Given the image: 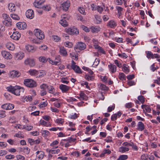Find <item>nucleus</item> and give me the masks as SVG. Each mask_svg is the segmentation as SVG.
I'll return each instance as SVG.
<instances>
[{
    "label": "nucleus",
    "instance_id": "obj_45",
    "mask_svg": "<svg viewBox=\"0 0 160 160\" xmlns=\"http://www.w3.org/2000/svg\"><path fill=\"white\" fill-rule=\"evenodd\" d=\"M39 61L43 63H45L46 62H47L48 60H46V58L45 57H40L39 58Z\"/></svg>",
    "mask_w": 160,
    "mask_h": 160
},
{
    "label": "nucleus",
    "instance_id": "obj_57",
    "mask_svg": "<svg viewBox=\"0 0 160 160\" xmlns=\"http://www.w3.org/2000/svg\"><path fill=\"white\" fill-rule=\"evenodd\" d=\"M115 107V106L114 104L112 107H109L108 109V112H111L112 110H113L114 109Z\"/></svg>",
    "mask_w": 160,
    "mask_h": 160
},
{
    "label": "nucleus",
    "instance_id": "obj_30",
    "mask_svg": "<svg viewBox=\"0 0 160 160\" xmlns=\"http://www.w3.org/2000/svg\"><path fill=\"white\" fill-rule=\"evenodd\" d=\"M75 72L76 73H82V72L81 71V70L80 68V67L77 65V66H76L74 68V69H73Z\"/></svg>",
    "mask_w": 160,
    "mask_h": 160
},
{
    "label": "nucleus",
    "instance_id": "obj_13",
    "mask_svg": "<svg viewBox=\"0 0 160 160\" xmlns=\"http://www.w3.org/2000/svg\"><path fill=\"white\" fill-rule=\"evenodd\" d=\"M10 37L14 40H18L21 37V34L18 32H14Z\"/></svg>",
    "mask_w": 160,
    "mask_h": 160
},
{
    "label": "nucleus",
    "instance_id": "obj_17",
    "mask_svg": "<svg viewBox=\"0 0 160 160\" xmlns=\"http://www.w3.org/2000/svg\"><path fill=\"white\" fill-rule=\"evenodd\" d=\"M8 8L9 11L11 12H15L16 10V7L13 3H12L8 4Z\"/></svg>",
    "mask_w": 160,
    "mask_h": 160
},
{
    "label": "nucleus",
    "instance_id": "obj_15",
    "mask_svg": "<svg viewBox=\"0 0 160 160\" xmlns=\"http://www.w3.org/2000/svg\"><path fill=\"white\" fill-rule=\"evenodd\" d=\"M70 87L62 84L59 86V88L63 92H67L70 88Z\"/></svg>",
    "mask_w": 160,
    "mask_h": 160
},
{
    "label": "nucleus",
    "instance_id": "obj_44",
    "mask_svg": "<svg viewBox=\"0 0 160 160\" xmlns=\"http://www.w3.org/2000/svg\"><path fill=\"white\" fill-rule=\"evenodd\" d=\"M2 17L4 20H11V18L7 14L4 13L2 14Z\"/></svg>",
    "mask_w": 160,
    "mask_h": 160
},
{
    "label": "nucleus",
    "instance_id": "obj_25",
    "mask_svg": "<svg viewBox=\"0 0 160 160\" xmlns=\"http://www.w3.org/2000/svg\"><path fill=\"white\" fill-rule=\"evenodd\" d=\"M129 150V149L128 148L123 146L120 147L119 148V151L122 153L128 151Z\"/></svg>",
    "mask_w": 160,
    "mask_h": 160
},
{
    "label": "nucleus",
    "instance_id": "obj_39",
    "mask_svg": "<svg viewBox=\"0 0 160 160\" xmlns=\"http://www.w3.org/2000/svg\"><path fill=\"white\" fill-rule=\"evenodd\" d=\"M64 45L66 47H68V48H71L73 46L72 43L71 42H65L64 43Z\"/></svg>",
    "mask_w": 160,
    "mask_h": 160
},
{
    "label": "nucleus",
    "instance_id": "obj_52",
    "mask_svg": "<svg viewBox=\"0 0 160 160\" xmlns=\"http://www.w3.org/2000/svg\"><path fill=\"white\" fill-rule=\"evenodd\" d=\"M6 117L5 111H2L0 112V118H4Z\"/></svg>",
    "mask_w": 160,
    "mask_h": 160
},
{
    "label": "nucleus",
    "instance_id": "obj_42",
    "mask_svg": "<svg viewBox=\"0 0 160 160\" xmlns=\"http://www.w3.org/2000/svg\"><path fill=\"white\" fill-rule=\"evenodd\" d=\"M47 60H48V61L49 62V63L52 64V65H58V64L59 63V62L58 61H55L52 60L50 58H48Z\"/></svg>",
    "mask_w": 160,
    "mask_h": 160
},
{
    "label": "nucleus",
    "instance_id": "obj_36",
    "mask_svg": "<svg viewBox=\"0 0 160 160\" xmlns=\"http://www.w3.org/2000/svg\"><path fill=\"white\" fill-rule=\"evenodd\" d=\"M42 135H44L43 136L46 137L48 136L50 134L49 131L47 130H42Z\"/></svg>",
    "mask_w": 160,
    "mask_h": 160
},
{
    "label": "nucleus",
    "instance_id": "obj_19",
    "mask_svg": "<svg viewBox=\"0 0 160 160\" xmlns=\"http://www.w3.org/2000/svg\"><path fill=\"white\" fill-rule=\"evenodd\" d=\"M6 46V48L10 50H13L15 48L14 45L11 43H7Z\"/></svg>",
    "mask_w": 160,
    "mask_h": 160
},
{
    "label": "nucleus",
    "instance_id": "obj_49",
    "mask_svg": "<svg viewBox=\"0 0 160 160\" xmlns=\"http://www.w3.org/2000/svg\"><path fill=\"white\" fill-rule=\"evenodd\" d=\"M44 152L42 151H41L40 153L39 154L38 156V158L40 159H42L44 158Z\"/></svg>",
    "mask_w": 160,
    "mask_h": 160
},
{
    "label": "nucleus",
    "instance_id": "obj_22",
    "mask_svg": "<svg viewBox=\"0 0 160 160\" xmlns=\"http://www.w3.org/2000/svg\"><path fill=\"white\" fill-rule=\"evenodd\" d=\"M68 32L71 34H77L78 33V31L77 29L69 28L68 29Z\"/></svg>",
    "mask_w": 160,
    "mask_h": 160
},
{
    "label": "nucleus",
    "instance_id": "obj_34",
    "mask_svg": "<svg viewBox=\"0 0 160 160\" xmlns=\"http://www.w3.org/2000/svg\"><path fill=\"white\" fill-rule=\"evenodd\" d=\"M52 39L54 41L58 42H59L61 38L58 36L53 35L52 36Z\"/></svg>",
    "mask_w": 160,
    "mask_h": 160
},
{
    "label": "nucleus",
    "instance_id": "obj_12",
    "mask_svg": "<svg viewBox=\"0 0 160 160\" xmlns=\"http://www.w3.org/2000/svg\"><path fill=\"white\" fill-rule=\"evenodd\" d=\"M10 74L11 78L18 77L21 75V73L18 71L12 70L10 72Z\"/></svg>",
    "mask_w": 160,
    "mask_h": 160
},
{
    "label": "nucleus",
    "instance_id": "obj_56",
    "mask_svg": "<svg viewBox=\"0 0 160 160\" xmlns=\"http://www.w3.org/2000/svg\"><path fill=\"white\" fill-rule=\"evenodd\" d=\"M15 158V156L13 155H12L11 154L7 155L6 156L5 158L8 159H14Z\"/></svg>",
    "mask_w": 160,
    "mask_h": 160
},
{
    "label": "nucleus",
    "instance_id": "obj_20",
    "mask_svg": "<svg viewBox=\"0 0 160 160\" xmlns=\"http://www.w3.org/2000/svg\"><path fill=\"white\" fill-rule=\"evenodd\" d=\"M2 22L4 25L7 27H10L12 25V20H3L2 21Z\"/></svg>",
    "mask_w": 160,
    "mask_h": 160
},
{
    "label": "nucleus",
    "instance_id": "obj_38",
    "mask_svg": "<svg viewBox=\"0 0 160 160\" xmlns=\"http://www.w3.org/2000/svg\"><path fill=\"white\" fill-rule=\"evenodd\" d=\"M76 140V139L75 138H73L71 137L68 138L67 139H64L63 140L66 141H68L70 143L71 142H74Z\"/></svg>",
    "mask_w": 160,
    "mask_h": 160
},
{
    "label": "nucleus",
    "instance_id": "obj_33",
    "mask_svg": "<svg viewBox=\"0 0 160 160\" xmlns=\"http://www.w3.org/2000/svg\"><path fill=\"white\" fill-rule=\"evenodd\" d=\"M14 108V105L11 103H6V110H10L13 109Z\"/></svg>",
    "mask_w": 160,
    "mask_h": 160
},
{
    "label": "nucleus",
    "instance_id": "obj_23",
    "mask_svg": "<svg viewBox=\"0 0 160 160\" xmlns=\"http://www.w3.org/2000/svg\"><path fill=\"white\" fill-rule=\"evenodd\" d=\"M38 77L41 78L44 76L46 73V72L44 70L38 71Z\"/></svg>",
    "mask_w": 160,
    "mask_h": 160
},
{
    "label": "nucleus",
    "instance_id": "obj_51",
    "mask_svg": "<svg viewBox=\"0 0 160 160\" xmlns=\"http://www.w3.org/2000/svg\"><path fill=\"white\" fill-rule=\"evenodd\" d=\"M18 160H25V158L24 156L21 155H18L16 156Z\"/></svg>",
    "mask_w": 160,
    "mask_h": 160
},
{
    "label": "nucleus",
    "instance_id": "obj_24",
    "mask_svg": "<svg viewBox=\"0 0 160 160\" xmlns=\"http://www.w3.org/2000/svg\"><path fill=\"white\" fill-rule=\"evenodd\" d=\"M95 18L96 19L95 21V23L97 24H99L102 22V19L101 18V17L97 15H95L94 16Z\"/></svg>",
    "mask_w": 160,
    "mask_h": 160
},
{
    "label": "nucleus",
    "instance_id": "obj_29",
    "mask_svg": "<svg viewBox=\"0 0 160 160\" xmlns=\"http://www.w3.org/2000/svg\"><path fill=\"white\" fill-rule=\"evenodd\" d=\"M108 25L111 28L115 27L117 26L114 21L113 20L110 21L108 23Z\"/></svg>",
    "mask_w": 160,
    "mask_h": 160
},
{
    "label": "nucleus",
    "instance_id": "obj_54",
    "mask_svg": "<svg viewBox=\"0 0 160 160\" xmlns=\"http://www.w3.org/2000/svg\"><path fill=\"white\" fill-rule=\"evenodd\" d=\"M99 59L98 58H96L93 64V65H94L95 67H96L99 64Z\"/></svg>",
    "mask_w": 160,
    "mask_h": 160
},
{
    "label": "nucleus",
    "instance_id": "obj_5",
    "mask_svg": "<svg viewBox=\"0 0 160 160\" xmlns=\"http://www.w3.org/2000/svg\"><path fill=\"white\" fill-rule=\"evenodd\" d=\"M45 0H35L33 2L34 6L37 8H41L43 7V3Z\"/></svg>",
    "mask_w": 160,
    "mask_h": 160
},
{
    "label": "nucleus",
    "instance_id": "obj_7",
    "mask_svg": "<svg viewBox=\"0 0 160 160\" xmlns=\"http://www.w3.org/2000/svg\"><path fill=\"white\" fill-rule=\"evenodd\" d=\"M70 3L69 1H67L64 2L61 4V8L62 9L65 11H68L69 8L70 6Z\"/></svg>",
    "mask_w": 160,
    "mask_h": 160
},
{
    "label": "nucleus",
    "instance_id": "obj_50",
    "mask_svg": "<svg viewBox=\"0 0 160 160\" xmlns=\"http://www.w3.org/2000/svg\"><path fill=\"white\" fill-rule=\"evenodd\" d=\"M55 122L57 123L62 124L64 123V121L63 119H62L61 118H58L56 119Z\"/></svg>",
    "mask_w": 160,
    "mask_h": 160
},
{
    "label": "nucleus",
    "instance_id": "obj_10",
    "mask_svg": "<svg viewBox=\"0 0 160 160\" xmlns=\"http://www.w3.org/2000/svg\"><path fill=\"white\" fill-rule=\"evenodd\" d=\"M26 15L27 18L32 19L34 17L33 11L31 9L28 10L26 12Z\"/></svg>",
    "mask_w": 160,
    "mask_h": 160
},
{
    "label": "nucleus",
    "instance_id": "obj_28",
    "mask_svg": "<svg viewBox=\"0 0 160 160\" xmlns=\"http://www.w3.org/2000/svg\"><path fill=\"white\" fill-rule=\"evenodd\" d=\"M125 74L122 72H120L119 73V79L122 81L125 80Z\"/></svg>",
    "mask_w": 160,
    "mask_h": 160
},
{
    "label": "nucleus",
    "instance_id": "obj_55",
    "mask_svg": "<svg viewBox=\"0 0 160 160\" xmlns=\"http://www.w3.org/2000/svg\"><path fill=\"white\" fill-rule=\"evenodd\" d=\"M47 104V102H43L42 103L40 104L39 106L40 108H43L46 107Z\"/></svg>",
    "mask_w": 160,
    "mask_h": 160
},
{
    "label": "nucleus",
    "instance_id": "obj_61",
    "mask_svg": "<svg viewBox=\"0 0 160 160\" xmlns=\"http://www.w3.org/2000/svg\"><path fill=\"white\" fill-rule=\"evenodd\" d=\"M32 128L33 127L32 126H24L23 128H24V129L27 130L28 131H30L32 129Z\"/></svg>",
    "mask_w": 160,
    "mask_h": 160
},
{
    "label": "nucleus",
    "instance_id": "obj_48",
    "mask_svg": "<svg viewBox=\"0 0 160 160\" xmlns=\"http://www.w3.org/2000/svg\"><path fill=\"white\" fill-rule=\"evenodd\" d=\"M26 48L27 51L29 52H31L34 49L33 47L31 45H28L26 47Z\"/></svg>",
    "mask_w": 160,
    "mask_h": 160
},
{
    "label": "nucleus",
    "instance_id": "obj_9",
    "mask_svg": "<svg viewBox=\"0 0 160 160\" xmlns=\"http://www.w3.org/2000/svg\"><path fill=\"white\" fill-rule=\"evenodd\" d=\"M62 17L63 18L59 21V23L63 27H65L68 26V23L66 21V20L67 19V18L65 16V15L63 14L62 16Z\"/></svg>",
    "mask_w": 160,
    "mask_h": 160
},
{
    "label": "nucleus",
    "instance_id": "obj_43",
    "mask_svg": "<svg viewBox=\"0 0 160 160\" xmlns=\"http://www.w3.org/2000/svg\"><path fill=\"white\" fill-rule=\"evenodd\" d=\"M91 30L92 31V32L93 33H97L98 32L100 31L98 28L94 27H92L91 28Z\"/></svg>",
    "mask_w": 160,
    "mask_h": 160
},
{
    "label": "nucleus",
    "instance_id": "obj_27",
    "mask_svg": "<svg viewBox=\"0 0 160 160\" xmlns=\"http://www.w3.org/2000/svg\"><path fill=\"white\" fill-rule=\"evenodd\" d=\"M128 66L127 67V65L126 64H123L122 70L126 74L128 73L129 72V70L128 69Z\"/></svg>",
    "mask_w": 160,
    "mask_h": 160
},
{
    "label": "nucleus",
    "instance_id": "obj_63",
    "mask_svg": "<svg viewBox=\"0 0 160 160\" xmlns=\"http://www.w3.org/2000/svg\"><path fill=\"white\" fill-rule=\"evenodd\" d=\"M115 40L116 42L118 43L122 42V38H115Z\"/></svg>",
    "mask_w": 160,
    "mask_h": 160
},
{
    "label": "nucleus",
    "instance_id": "obj_18",
    "mask_svg": "<svg viewBox=\"0 0 160 160\" xmlns=\"http://www.w3.org/2000/svg\"><path fill=\"white\" fill-rule=\"evenodd\" d=\"M59 52L60 54L63 56H66L68 55L66 50L63 47L60 48Z\"/></svg>",
    "mask_w": 160,
    "mask_h": 160
},
{
    "label": "nucleus",
    "instance_id": "obj_16",
    "mask_svg": "<svg viewBox=\"0 0 160 160\" xmlns=\"http://www.w3.org/2000/svg\"><path fill=\"white\" fill-rule=\"evenodd\" d=\"M38 70L34 69H31L28 71V73L31 76H36L37 78L38 77Z\"/></svg>",
    "mask_w": 160,
    "mask_h": 160
},
{
    "label": "nucleus",
    "instance_id": "obj_11",
    "mask_svg": "<svg viewBox=\"0 0 160 160\" xmlns=\"http://www.w3.org/2000/svg\"><path fill=\"white\" fill-rule=\"evenodd\" d=\"M16 26L20 30H23L26 28L27 25L24 22H19L16 24Z\"/></svg>",
    "mask_w": 160,
    "mask_h": 160
},
{
    "label": "nucleus",
    "instance_id": "obj_21",
    "mask_svg": "<svg viewBox=\"0 0 160 160\" xmlns=\"http://www.w3.org/2000/svg\"><path fill=\"white\" fill-rule=\"evenodd\" d=\"M108 67L111 72L114 73L116 71V66L113 64H110L108 65Z\"/></svg>",
    "mask_w": 160,
    "mask_h": 160
},
{
    "label": "nucleus",
    "instance_id": "obj_32",
    "mask_svg": "<svg viewBox=\"0 0 160 160\" xmlns=\"http://www.w3.org/2000/svg\"><path fill=\"white\" fill-rule=\"evenodd\" d=\"M128 158V156L127 155H122L119 156V158L117 160H125L127 159Z\"/></svg>",
    "mask_w": 160,
    "mask_h": 160
},
{
    "label": "nucleus",
    "instance_id": "obj_2",
    "mask_svg": "<svg viewBox=\"0 0 160 160\" xmlns=\"http://www.w3.org/2000/svg\"><path fill=\"white\" fill-rule=\"evenodd\" d=\"M23 83L26 86L30 88L35 87L37 86L36 82L32 79H25Z\"/></svg>",
    "mask_w": 160,
    "mask_h": 160
},
{
    "label": "nucleus",
    "instance_id": "obj_46",
    "mask_svg": "<svg viewBox=\"0 0 160 160\" xmlns=\"http://www.w3.org/2000/svg\"><path fill=\"white\" fill-rule=\"evenodd\" d=\"M58 143V142L57 140H55L53 142L50 144L51 146H53V148H56L58 147L54 146L55 145H57Z\"/></svg>",
    "mask_w": 160,
    "mask_h": 160
},
{
    "label": "nucleus",
    "instance_id": "obj_47",
    "mask_svg": "<svg viewBox=\"0 0 160 160\" xmlns=\"http://www.w3.org/2000/svg\"><path fill=\"white\" fill-rule=\"evenodd\" d=\"M141 158L142 160H148V157L147 154H144L141 156Z\"/></svg>",
    "mask_w": 160,
    "mask_h": 160
},
{
    "label": "nucleus",
    "instance_id": "obj_4",
    "mask_svg": "<svg viewBox=\"0 0 160 160\" xmlns=\"http://www.w3.org/2000/svg\"><path fill=\"white\" fill-rule=\"evenodd\" d=\"M34 32L36 37L39 39H42L44 38V33L40 29H35Z\"/></svg>",
    "mask_w": 160,
    "mask_h": 160
},
{
    "label": "nucleus",
    "instance_id": "obj_31",
    "mask_svg": "<svg viewBox=\"0 0 160 160\" xmlns=\"http://www.w3.org/2000/svg\"><path fill=\"white\" fill-rule=\"evenodd\" d=\"M147 54V57L148 58H154V55L151 51H148L146 52Z\"/></svg>",
    "mask_w": 160,
    "mask_h": 160
},
{
    "label": "nucleus",
    "instance_id": "obj_53",
    "mask_svg": "<svg viewBox=\"0 0 160 160\" xmlns=\"http://www.w3.org/2000/svg\"><path fill=\"white\" fill-rule=\"evenodd\" d=\"M40 124L45 126H48L49 125V124L47 122L43 120H41L40 121Z\"/></svg>",
    "mask_w": 160,
    "mask_h": 160
},
{
    "label": "nucleus",
    "instance_id": "obj_59",
    "mask_svg": "<svg viewBox=\"0 0 160 160\" xmlns=\"http://www.w3.org/2000/svg\"><path fill=\"white\" fill-rule=\"evenodd\" d=\"M42 8H43L44 10L47 11H49L51 9L50 6L48 5H46V6H44L43 5V7Z\"/></svg>",
    "mask_w": 160,
    "mask_h": 160
},
{
    "label": "nucleus",
    "instance_id": "obj_60",
    "mask_svg": "<svg viewBox=\"0 0 160 160\" xmlns=\"http://www.w3.org/2000/svg\"><path fill=\"white\" fill-rule=\"evenodd\" d=\"M48 86L47 84H43L40 85V88L42 90H45L46 88H47Z\"/></svg>",
    "mask_w": 160,
    "mask_h": 160
},
{
    "label": "nucleus",
    "instance_id": "obj_6",
    "mask_svg": "<svg viewBox=\"0 0 160 160\" xmlns=\"http://www.w3.org/2000/svg\"><path fill=\"white\" fill-rule=\"evenodd\" d=\"M24 63L26 65H29L30 67H33L35 66V63L33 59L27 58L24 61Z\"/></svg>",
    "mask_w": 160,
    "mask_h": 160
},
{
    "label": "nucleus",
    "instance_id": "obj_58",
    "mask_svg": "<svg viewBox=\"0 0 160 160\" xmlns=\"http://www.w3.org/2000/svg\"><path fill=\"white\" fill-rule=\"evenodd\" d=\"M117 113H115L112 116L111 119L112 121H114L117 119Z\"/></svg>",
    "mask_w": 160,
    "mask_h": 160
},
{
    "label": "nucleus",
    "instance_id": "obj_14",
    "mask_svg": "<svg viewBox=\"0 0 160 160\" xmlns=\"http://www.w3.org/2000/svg\"><path fill=\"white\" fill-rule=\"evenodd\" d=\"M24 56V53L22 52H20L15 54V58L17 60L22 59Z\"/></svg>",
    "mask_w": 160,
    "mask_h": 160
},
{
    "label": "nucleus",
    "instance_id": "obj_3",
    "mask_svg": "<svg viewBox=\"0 0 160 160\" xmlns=\"http://www.w3.org/2000/svg\"><path fill=\"white\" fill-rule=\"evenodd\" d=\"M86 44L81 42H78L77 45L74 47V49L77 52H79V50H82L86 48Z\"/></svg>",
    "mask_w": 160,
    "mask_h": 160
},
{
    "label": "nucleus",
    "instance_id": "obj_62",
    "mask_svg": "<svg viewBox=\"0 0 160 160\" xmlns=\"http://www.w3.org/2000/svg\"><path fill=\"white\" fill-rule=\"evenodd\" d=\"M77 20H80L82 22H83L84 21V20L83 18V17L81 15H78L77 16Z\"/></svg>",
    "mask_w": 160,
    "mask_h": 160
},
{
    "label": "nucleus",
    "instance_id": "obj_35",
    "mask_svg": "<svg viewBox=\"0 0 160 160\" xmlns=\"http://www.w3.org/2000/svg\"><path fill=\"white\" fill-rule=\"evenodd\" d=\"M11 17L15 20H18L20 18L17 15L15 14H11L10 15Z\"/></svg>",
    "mask_w": 160,
    "mask_h": 160
},
{
    "label": "nucleus",
    "instance_id": "obj_1",
    "mask_svg": "<svg viewBox=\"0 0 160 160\" xmlns=\"http://www.w3.org/2000/svg\"><path fill=\"white\" fill-rule=\"evenodd\" d=\"M7 91L17 96H19L23 93L24 89L22 87L16 85L13 86L10 85L7 87Z\"/></svg>",
    "mask_w": 160,
    "mask_h": 160
},
{
    "label": "nucleus",
    "instance_id": "obj_41",
    "mask_svg": "<svg viewBox=\"0 0 160 160\" xmlns=\"http://www.w3.org/2000/svg\"><path fill=\"white\" fill-rule=\"evenodd\" d=\"M5 29V27L2 25L0 24V37L2 36V32L4 31Z\"/></svg>",
    "mask_w": 160,
    "mask_h": 160
},
{
    "label": "nucleus",
    "instance_id": "obj_26",
    "mask_svg": "<svg viewBox=\"0 0 160 160\" xmlns=\"http://www.w3.org/2000/svg\"><path fill=\"white\" fill-rule=\"evenodd\" d=\"M79 95L80 97L78 98H79L81 100H84L87 98L86 95L82 92H81Z\"/></svg>",
    "mask_w": 160,
    "mask_h": 160
},
{
    "label": "nucleus",
    "instance_id": "obj_37",
    "mask_svg": "<svg viewBox=\"0 0 160 160\" xmlns=\"http://www.w3.org/2000/svg\"><path fill=\"white\" fill-rule=\"evenodd\" d=\"M22 151L25 153L28 154L29 153L30 150L28 147H26L22 148Z\"/></svg>",
    "mask_w": 160,
    "mask_h": 160
},
{
    "label": "nucleus",
    "instance_id": "obj_40",
    "mask_svg": "<svg viewBox=\"0 0 160 160\" xmlns=\"http://www.w3.org/2000/svg\"><path fill=\"white\" fill-rule=\"evenodd\" d=\"M47 89L49 91V92L50 93H53L54 92V89L53 86H48Z\"/></svg>",
    "mask_w": 160,
    "mask_h": 160
},
{
    "label": "nucleus",
    "instance_id": "obj_64",
    "mask_svg": "<svg viewBox=\"0 0 160 160\" xmlns=\"http://www.w3.org/2000/svg\"><path fill=\"white\" fill-rule=\"evenodd\" d=\"M28 141L31 145H33L34 144V140L31 138H28Z\"/></svg>",
    "mask_w": 160,
    "mask_h": 160
},
{
    "label": "nucleus",
    "instance_id": "obj_8",
    "mask_svg": "<svg viewBox=\"0 0 160 160\" xmlns=\"http://www.w3.org/2000/svg\"><path fill=\"white\" fill-rule=\"evenodd\" d=\"M2 57L6 59H10L12 58V56L10 53L4 50L1 52Z\"/></svg>",
    "mask_w": 160,
    "mask_h": 160
}]
</instances>
